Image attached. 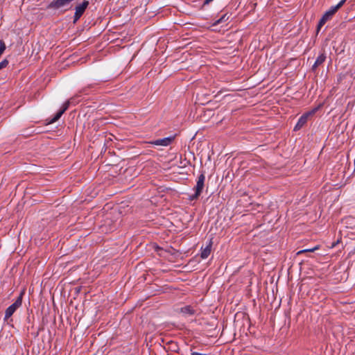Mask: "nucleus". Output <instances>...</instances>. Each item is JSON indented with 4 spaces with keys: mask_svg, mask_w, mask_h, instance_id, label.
<instances>
[{
    "mask_svg": "<svg viewBox=\"0 0 355 355\" xmlns=\"http://www.w3.org/2000/svg\"><path fill=\"white\" fill-rule=\"evenodd\" d=\"M175 138V135H173L163 139L153 140L149 141L148 143L155 146H168L171 144V143L174 141Z\"/></svg>",
    "mask_w": 355,
    "mask_h": 355,
    "instance_id": "7",
    "label": "nucleus"
},
{
    "mask_svg": "<svg viewBox=\"0 0 355 355\" xmlns=\"http://www.w3.org/2000/svg\"><path fill=\"white\" fill-rule=\"evenodd\" d=\"M326 55L325 53L323 52L316 59L315 63L313 64V65L312 66V68H311V70L313 71H315L316 69L320 66L321 64H322L324 63V62L326 60Z\"/></svg>",
    "mask_w": 355,
    "mask_h": 355,
    "instance_id": "10",
    "label": "nucleus"
},
{
    "mask_svg": "<svg viewBox=\"0 0 355 355\" xmlns=\"http://www.w3.org/2000/svg\"><path fill=\"white\" fill-rule=\"evenodd\" d=\"M201 195L200 193H198V191H195V193L191 196H189V200L190 201H193V200H196L197 199H198V198L200 197V196Z\"/></svg>",
    "mask_w": 355,
    "mask_h": 355,
    "instance_id": "20",
    "label": "nucleus"
},
{
    "mask_svg": "<svg viewBox=\"0 0 355 355\" xmlns=\"http://www.w3.org/2000/svg\"><path fill=\"white\" fill-rule=\"evenodd\" d=\"M8 63L9 62L7 59H4L3 60H2L0 62V70L3 68H6L8 66Z\"/></svg>",
    "mask_w": 355,
    "mask_h": 355,
    "instance_id": "22",
    "label": "nucleus"
},
{
    "mask_svg": "<svg viewBox=\"0 0 355 355\" xmlns=\"http://www.w3.org/2000/svg\"><path fill=\"white\" fill-rule=\"evenodd\" d=\"M159 250H162V248L157 245V246H156V248H155V250H156L157 252H158Z\"/></svg>",
    "mask_w": 355,
    "mask_h": 355,
    "instance_id": "27",
    "label": "nucleus"
},
{
    "mask_svg": "<svg viewBox=\"0 0 355 355\" xmlns=\"http://www.w3.org/2000/svg\"><path fill=\"white\" fill-rule=\"evenodd\" d=\"M212 242L210 241L209 243L205 248H202L200 257L203 259H207L211 253Z\"/></svg>",
    "mask_w": 355,
    "mask_h": 355,
    "instance_id": "12",
    "label": "nucleus"
},
{
    "mask_svg": "<svg viewBox=\"0 0 355 355\" xmlns=\"http://www.w3.org/2000/svg\"><path fill=\"white\" fill-rule=\"evenodd\" d=\"M74 0H53L48 5L47 8L58 10L60 8L67 7Z\"/></svg>",
    "mask_w": 355,
    "mask_h": 355,
    "instance_id": "5",
    "label": "nucleus"
},
{
    "mask_svg": "<svg viewBox=\"0 0 355 355\" xmlns=\"http://www.w3.org/2000/svg\"><path fill=\"white\" fill-rule=\"evenodd\" d=\"M191 355H210V354H202V353H198V352H192L191 351Z\"/></svg>",
    "mask_w": 355,
    "mask_h": 355,
    "instance_id": "24",
    "label": "nucleus"
},
{
    "mask_svg": "<svg viewBox=\"0 0 355 355\" xmlns=\"http://www.w3.org/2000/svg\"><path fill=\"white\" fill-rule=\"evenodd\" d=\"M243 211V206L242 204V200H238L236 202V205L234 209V214L233 216V217L235 218V220L238 219V216L239 215H241V217L243 216H244V214H242Z\"/></svg>",
    "mask_w": 355,
    "mask_h": 355,
    "instance_id": "9",
    "label": "nucleus"
},
{
    "mask_svg": "<svg viewBox=\"0 0 355 355\" xmlns=\"http://www.w3.org/2000/svg\"><path fill=\"white\" fill-rule=\"evenodd\" d=\"M245 295H250V292H249V291H246V290H245Z\"/></svg>",
    "mask_w": 355,
    "mask_h": 355,
    "instance_id": "28",
    "label": "nucleus"
},
{
    "mask_svg": "<svg viewBox=\"0 0 355 355\" xmlns=\"http://www.w3.org/2000/svg\"><path fill=\"white\" fill-rule=\"evenodd\" d=\"M252 209H253V207H252V205L251 203L249 205L245 206V217L248 216V218H251L253 214L251 213L246 214V212L250 211Z\"/></svg>",
    "mask_w": 355,
    "mask_h": 355,
    "instance_id": "21",
    "label": "nucleus"
},
{
    "mask_svg": "<svg viewBox=\"0 0 355 355\" xmlns=\"http://www.w3.org/2000/svg\"><path fill=\"white\" fill-rule=\"evenodd\" d=\"M24 295V291H22L20 293L19 295L16 299L15 302L6 309L4 320H6L8 318H10L13 315V313L17 311V309L21 306Z\"/></svg>",
    "mask_w": 355,
    "mask_h": 355,
    "instance_id": "2",
    "label": "nucleus"
},
{
    "mask_svg": "<svg viewBox=\"0 0 355 355\" xmlns=\"http://www.w3.org/2000/svg\"><path fill=\"white\" fill-rule=\"evenodd\" d=\"M249 333H250V334H252V331H251V330H250V327L249 328Z\"/></svg>",
    "mask_w": 355,
    "mask_h": 355,
    "instance_id": "29",
    "label": "nucleus"
},
{
    "mask_svg": "<svg viewBox=\"0 0 355 355\" xmlns=\"http://www.w3.org/2000/svg\"><path fill=\"white\" fill-rule=\"evenodd\" d=\"M256 5H257V3H250V4L249 5V6H250V7H251V10H250V12L254 9V8L256 6Z\"/></svg>",
    "mask_w": 355,
    "mask_h": 355,
    "instance_id": "25",
    "label": "nucleus"
},
{
    "mask_svg": "<svg viewBox=\"0 0 355 355\" xmlns=\"http://www.w3.org/2000/svg\"><path fill=\"white\" fill-rule=\"evenodd\" d=\"M71 101H65L63 105H62V107H60V109L59 110V111L60 112H62V114H64L69 107V106L71 105Z\"/></svg>",
    "mask_w": 355,
    "mask_h": 355,
    "instance_id": "17",
    "label": "nucleus"
},
{
    "mask_svg": "<svg viewBox=\"0 0 355 355\" xmlns=\"http://www.w3.org/2000/svg\"><path fill=\"white\" fill-rule=\"evenodd\" d=\"M314 113V111L308 112L303 114L300 119H298L297 123L294 127V131H297L300 130L308 121L309 118L312 116Z\"/></svg>",
    "mask_w": 355,
    "mask_h": 355,
    "instance_id": "6",
    "label": "nucleus"
},
{
    "mask_svg": "<svg viewBox=\"0 0 355 355\" xmlns=\"http://www.w3.org/2000/svg\"><path fill=\"white\" fill-rule=\"evenodd\" d=\"M89 4V1L84 0L82 3H78L76 6L75 13L73 15V24H76L80 19V18L82 17V15L84 14L86 9L87 8Z\"/></svg>",
    "mask_w": 355,
    "mask_h": 355,
    "instance_id": "3",
    "label": "nucleus"
},
{
    "mask_svg": "<svg viewBox=\"0 0 355 355\" xmlns=\"http://www.w3.org/2000/svg\"><path fill=\"white\" fill-rule=\"evenodd\" d=\"M320 248V246L319 245H315V247H313V248L304 249V250H300L299 252H297V254H303L305 252H313L319 250Z\"/></svg>",
    "mask_w": 355,
    "mask_h": 355,
    "instance_id": "15",
    "label": "nucleus"
},
{
    "mask_svg": "<svg viewBox=\"0 0 355 355\" xmlns=\"http://www.w3.org/2000/svg\"><path fill=\"white\" fill-rule=\"evenodd\" d=\"M180 312L185 315H193L196 313L195 309L191 305H187L180 308Z\"/></svg>",
    "mask_w": 355,
    "mask_h": 355,
    "instance_id": "11",
    "label": "nucleus"
},
{
    "mask_svg": "<svg viewBox=\"0 0 355 355\" xmlns=\"http://www.w3.org/2000/svg\"><path fill=\"white\" fill-rule=\"evenodd\" d=\"M213 0H205L203 3H202V9L206 6V5H208L209 3H211Z\"/></svg>",
    "mask_w": 355,
    "mask_h": 355,
    "instance_id": "23",
    "label": "nucleus"
},
{
    "mask_svg": "<svg viewBox=\"0 0 355 355\" xmlns=\"http://www.w3.org/2000/svg\"><path fill=\"white\" fill-rule=\"evenodd\" d=\"M80 96V94H76L73 97L67 100V101H72L71 102V105H76L78 103V101L77 100V98Z\"/></svg>",
    "mask_w": 355,
    "mask_h": 355,
    "instance_id": "19",
    "label": "nucleus"
},
{
    "mask_svg": "<svg viewBox=\"0 0 355 355\" xmlns=\"http://www.w3.org/2000/svg\"><path fill=\"white\" fill-rule=\"evenodd\" d=\"M241 315H242L243 316V315H244V313H237L236 314V317H239Z\"/></svg>",
    "mask_w": 355,
    "mask_h": 355,
    "instance_id": "26",
    "label": "nucleus"
},
{
    "mask_svg": "<svg viewBox=\"0 0 355 355\" xmlns=\"http://www.w3.org/2000/svg\"><path fill=\"white\" fill-rule=\"evenodd\" d=\"M226 15H223L218 19L216 20L213 24L212 26H215L223 21H225L227 19H225Z\"/></svg>",
    "mask_w": 355,
    "mask_h": 355,
    "instance_id": "18",
    "label": "nucleus"
},
{
    "mask_svg": "<svg viewBox=\"0 0 355 355\" xmlns=\"http://www.w3.org/2000/svg\"><path fill=\"white\" fill-rule=\"evenodd\" d=\"M243 111L241 109L233 110L232 112V119L236 120L237 122H242L243 120V116L241 115Z\"/></svg>",
    "mask_w": 355,
    "mask_h": 355,
    "instance_id": "13",
    "label": "nucleus"
},
{
    "mask_svg": "<svg viewBox=\"0 0 355 355\" xmlns=\"http://www.w3.org/2000/svg\"><path fill=\"white\" fill-rule=\"evenodd\" d=\"M205 171H201L200 175L198 177L196 185L193 188L194 191H198V193H202L204 187H205Z\"/></svg>",
    "mask_w": 355,
    "mask_h": 355,
    "instance_id": "8",
    "label": "nucleus"
},
{
    "mask_svg": "<svg viewBox=\"0 0 355 355\" xmlns=\"http://www.w3.org/2000/svg\"><path fill=\"white\" fill-rule=\"evenodd\" d=\"M63 114L60 112L59 110L55 113L53 118H51L48 122L47 124H51L57 121L60 119Z\"/></svg>",
    "mask_w": 355,
    "mask_h": 355,
    "instance_id": "16",
    "label": "nucleus"
},
{
    "mask_svg": "<svg viewBox=\"0 0 355 355\" xmlns=\"http://www.w3.org/2000/svg\"><path fill=\"white\" fill-rule=\"evenodd\" d=\"M103 82V81H98L89 84L87 86L79 90L77 94H80V96L83 94L89 95L91 92H95L98 88H100V86Z\"/></svg>",
    "mask_w": 355,
    "mask_h": 355,
    "instance_id": "4",
    "label": "nucleus"
},
{
    "mask_svg": "<svg viewBox=\"0 0 355 355\" xmlns=\"http://www.w3.org/2000/svg\"><path fill=\"white\" fill-rule=\"evenodd\" d=\"M39 132H37L36 130H32L31 128H27V129H24L21 131V134L20 135L21 136L25 137V138H27V137H29L31 136H33L35 134H38Z\"/></svg>",
    "mask_w": 355,
    "mask_h": 355,
    "instance_id": "14",
    "label": "nucleus"
},
{
    "mask_svg": "<svg viewBox=\"0 0 355 355\" xmlns=\"http://www.w3.org/2000/svg\"><path fill=\"white\" fill-rule=\"evenodd\" d=\"M347 0H341L337 5L331 6L329 10L326 11L320 19L317 26V32L318 33L320 28L325 24V23L331 19L334 15L344 5Z\"/></svg>",
    "mask_w": 355,
    "mask_h": 355,
    "instance_id": "1",
    "label": "nucleus"
}]
</instances>
